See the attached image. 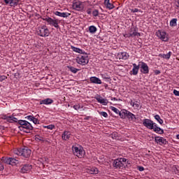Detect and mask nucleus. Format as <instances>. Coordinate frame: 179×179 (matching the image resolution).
Wrapping results in <instances>:
<instances>
[{
    "label": "nucleus",
    "mask_w": 179,
    "mask_h": 179,
    "mask_svg": "<svg viewBox=\"0 0 179 179\" xmlns=\"http://www.w3.org/2000/svg\"><path fill=\"white\" fill-rule=\"evenodd\" d=\"M143 125H144L145 128H148V129H153L154 132H156V134H159V135H163V134H164V130L157 127V124L155 123L150 119L143 120Z\"/></svg>",
    "instance_id": "obj_1"
},
{
    "label": "nucleus",
    "mask_w": 179,
    "mask_h": 179,
    "mask_svg": "<svg viewBox=\"0 0 179 179\" xmlns=\"http://www.w3.org/2000/svg\"><path fill=\"white\" fill-rule=\"evenodd\" d=\"M19 126L18 128L23 132H26V134H30V131H33V126L30 122L27 120H18Z\"/></svg>",
    "instance_id": "obj_2"
},
{
    "label": "nucleus",
    "mask_w": 179,
    "mask_h": 179,
    "mask_svg": "<svg viewBox=\"0 0 179 179\" xmlns=\"http://www.w3.org/2000/svg\"><path fill=\"white\" fill-rule=\"evenodd\" d=\"M14 154L17 155V156H22L23 157L28 159V157H30V155H31V150L29 149L27 147L18 148L14 150Z\"/></svg>",
    "instance_id": "obj_3"
},
{
    "label": "nucleus",
    "mask_w": 179,
    "mask_h": 179,
    "mask_svg": "<svg viewBox=\"0 0 179 179\" xmlns=\"http://www.w3.org/2000/svg\"><path fill=\"white\" fill-rule=\"evenodd\" d=\"M72 150L74 156H77L79 159L85 157V155H86V152H85V150H83L82 146L78 147L76 145H73Z\"/></svg>",
    "instance_id": "obj_4"
},
{
    "label": "nucleus",
    "mask_w": 179,
    "mask_h": 179,
    "mask_svg": "<svg viewBox=\"0 0 179 179\" xmlns=\"http://www.w3.org/2000/svg\"><path fill=\"white\" fill-rule=\"evenodd\" d=\"M37 34L40 36V37H48V36H50V30L47 27L43 26L38 28Z\"/></svg>",
    "instance_id": "obj_5"
},
{
    "label": "nucleus",
    "mask_w": 179,
    "mask_h": 179,
    "mask_svg": "<svg viewBox=\"0 0 179 179\" xmlns=\"http://www.w3.org/2000/svg\"><path fill=\"white\" fill-rule=\"evenodd\" d=\"M43 20H45V22H47L48 23V24H50V26H53V27H55L56 29H59V23L61 22V21L58 19H52L50 17L43 18Z\"/></svg>",
    "instance_id": "obj_6"
},
{
    "label": "nucleus",
    "mask_w": 179,
    "mask_h": 179,
    "mask_svg": "<svg viewBox=\"0 0 179 179\" xmlns=\"http://www.w3.org/2000/svg\"><path fill=\"white\" fill-rule=\"evenodd\" d=\"M1 162L6 163V164H10V166H16V164H19L20 161L13 157H3L1 158Z\"/></svg>",
    "instance_id": "obj_7"
},
{
    "label": "nucleus",
    "mask_w": 179,
    "mask_h": 179,
    "mask_svg": "<svg viewBox=\"0 0 179 179\" xmlns=\"http://www.w3.org/2000/svg\"><path fill=\"white\" fill-rule=\"evenodd\" d=\"M156 36L159 38V40H162V41H164L165 43L169 41V34L164 31L158 30L156 33Z\"/></svg>",
    "instance_id": "obj_8"
},
{
    "label": "nucleus",
    "mask_w": 179,
    "mask_h": 179,
    "mask_svg": "<svg viewBox=\"0 0 179 179\" xmlns=\"http://www.w3.org/2000/svg\"><path fill=\"white\" fill-rule=\"evenodd\" d=\"M76 62L80 65H87V64H89V57H87V54L85 53V56L78 57Z\"/></svg>",
    "instance_id": "obj_9"
},
{
    "label": "nucleus",
    "mask_w": 179,
    "mask_h": 179,
    "mask_svg": "<svg viewBox=\"0 0 179 179\" xmlns=\"http://www.w3.org/2000/svg\"><path fill=\"white\" fill-rule=\"evenodd\" d=\"M138 65L140 66L141 73H143L144 75H148V73H149V66H148V64L143 62H139Z\"/></svg>",
    "instance_id": "obj_10"
},
{
    "label": "nucleus",
    "mask_w": 179,
    "mask_h": 179,
    "mask_svg": "<svg viewBox=\"0 0 179 179\" xmlns=\"http://www.w3.org/2000/svg\"><path fill=\"white\" fill-rule=\"evenodd\" d=\"M31 169H33V166L29 164H25L21 166L20 172L22 173L23 174L26 173H30V171H31Z\"/></svg>",
    "instance_id": "obj_11"
},
{
    "label": "nucleus",
    "mask_w": 179,
    "mask_h": 179,
    "mask_svg": "<svg viewBox=\"0 0 179 179\" xmlns=\"http://www.w3.org/2000/svg\"><path fill=\"white\" fill-rule=\"evenodd\" d=\"M141 68V66L139 64H136L135 63L133 64V69L131 71H130L129 74L131 76L133 75V76H136L138 73H139V69Z\"/></svg>",
    "instance_id": "obj_12"
},
{
    "label": "nucleus",
    "mask_w": 179,
    "mask_h": 179,
    "mask_svg": "<svg viewBox=\"0 0 179 179\" xmlns=\"http://www.w3.org/2000/svg\"><path fill=\"white\" fill-rule=\"evenodd\" d=\"M155 141L156 143H158L161 146H162V145H167L169 143V142L167 141V140L166 138H164L163 137H160V136H156L155 138Z\"/></svg>",
    "instance_id": "obj_13"
},
{
    "label": "nucleus",
    "mask_w": 179,
    "mask_h": 179,
    "mask_svg": "<svg viewBox=\"0 0 179 179\" xmlns=\"http://www.w3.org/2000/svg\"><path fill=\"white\" fill-rule=\"evenodd\" d=\"M85 8V5L80 1H76V3H73V8L75 9V10H83Z\"/></svg>",
    "instance_id": "obj_14"
},
{
    "label": "nucleus",
    "mask_w": 179,
    "mask_h": 179,
    "mask_svg": "<svg viewBox=\"0 0 179 179\" xmlns=\"http://www.w3.org/2000/svg\"><path fill=\"white\" fill-rule=\"evenodd\" d=\"M54 103V100H52L51 98H46L44 99H40L39 100V104L45 106H50Z\"/></svg>",
    "instance_id": "obj_15"
},
{
    "label": "nucleus",
    "mask_w": 179,
    "mask_h": 179,
    "mask_svg": "<svg viewBox=\"0 0 179 179\" xmlns=\"http://www.w3.org/2000/svg\"><path fill=\"white\" fill-rule=\"evenodd\" d=\"M71 136H72L71 131L65 130L62 134V141H69Z\"/></svg>",
    "instance_id": "obj_16"
},
{
    "label": "nucleus",
    "mask_w": 179,
    "mask_h": 179,
    "mask_svg": "<svg viewBox=\"0 0 179 179\" xmlns=\"http://www.w3.org/2000/svg\"><path fill=\"white\" fill-rule=\"evenodd\" d=\"M95 99L98 103H100V104H103V106H107V104H108V100H107V99H103L100 95L95 96Z\"/></svg>",
    "instance_id": "obj_17"
},
{
    "label": "nucleus",
    "mask_w": 179,
    "mask_h": 179,
    "mask_svg": "<svg viewBox=\"0 0 179 179\" xmlns=\"http://www.w3.org/2000/svg\"><path fill=\"white\" fill-rule=\"evenodd\" d=\"M54 15L59 16V17H69L71 16V13H61L59 11H55Z\"/></svg>",
    "instance_id": "obj_18"
},
{
    "label": "nucleus",
    "mask_w": 179,
    "mask_h": 179,
    "mask_svg": "<svg viewBox=\"0 0 179 179\" xmlns=\"http://www.w3.org/2000/svg\"><path fill=\"white\" fill-rule=\"evenodd\" d=\"M117 57H119V59H124L127 60L128 58H129V54L127 52H122L120 53H118Z\"/></svg>",
    "instance_id": "obj_19"
},
{
    "label": "nucleus",
    "mask_w": 179,
    "mask_h": 179,
    "mask_svg": "<svg viewBox=\"0 0 179 179\" xmlns=\"http://www.w3.org/2000/svg\"><path fill=\"white\" fill-rule=\"evenodd\" d=\"M90 81L91 83H94L95 85H101L102 83L101 80L96 76L90 78Z\"/></svg>",
    "instance_id": "obj_20"
},
{
    "label": "nucleus",
    "mask_w": 179,
    "mask_h": 179,
    "mask_svg": "<svg viewBox=\"0 0 179 179\" xmlns=\"http://www.w3.org/2000/svg\"><path fill=\"white\" fill-rule=\"evenodd\" d=\"M129 113V110L123 109L119 112V115L120 118H122V120H125V118H127Z\"/></svg>",
    "instance_id": "obj_21"
},
{
    "label": "nucleus",
    "mask_w": 179,
    "mask_h": 179,
    "mask_svg": "<svg viewBox=\"0 0 179 179\" xmlns=\"http://www.w3.org/2000/svg\"><path fill=\"white\" fill-rule=\"evenodd\" d=\"M124 166V164H122V161L120 159H115L113 162V167L115 169H121Z\"/></svg>",
    "instance_id": "obj_22"
},
{
    "label": "nucleus",
    "mask_w": 179,
    "mask_h": 179,
    "mask_svg": "<svg viewBox=\"0 0 179 179\" xmlns=\"http://www.w3.org/2000/svg\"><path fill=\"white\" fill-rule=\"evenodd\" d=\"M129 34L131 37H139L141 36L139 32H136V29H135V27L130 29Z\"/></svg>",
    "instance_id": "obj_23"
},
{
    "label": "nucleus",
    "mask_w": 179,
    "mask_h": 179,
    "mask_svg": "<svg viewBox=\"0 0 179 179\" xmlns=\"http://www.w3.org/2000/svg\"><path fill=\"white\" fill-rule=\"evenodd\" d=\"M71 48L74 52H77L78 54H86V52H85L83 50L76 48L73 45H71Z\"/></svg>",
    "instance_id": "obj_24"
},
{
    "label": "nucleus",
    "mask_w": 179,
    "mask_h": 179,
    "mask_svg": "<svg viewBox=\"0 0 179 179\" xmlns=\"http://www.w3.org/2000/svg\"><path fill=\"white\" fill-rule=\"evenodd\" d=\"M104 5L107 9H114V4L110 3V0H104Z\"/></svg>",
    "instance_id": "obj_25"
},
{
    "label": "nucleus",
    "mask_w": 179,
    "mask_h": 179,
    "mask_svg": "<svg viewBox=\"0 0 179 179\" xmlns=\"http://www.w3.org/2000/svg\"><path fill=\"white\" fill-rule=\"evenodd\" d=\"M172 54L173 52H169L167 54H159V57L164 58V59H170Z\"/></svg>",
    "instance_id": "obj_26"
},
{
    "label": "nucleus",
    "mask_w": 179,
    "mask_h": 179,
    "mask_svg": "<svg viewBox=\"0 0 179 179\" xmlns=\"http://www.w3.org/2000/svg\"><path fill=\"white\" fill-rule=\"evenodd\" d=\"M87 173H90V174H99V169L96 167L90 168Z\"/></svg>",
    "instance_id": "obj_27"
},
{
    "label": "nucleus",
    "mask_w": 179,
    "mask_h": 179,
    "mask_svg": "<svg viewBox=\"0 0 179 179\" xmlns=\"http://www.w3.org/2000/svg\"><path fill=\"white\" fill-rule=\"evenodd\" d=\"M89 31L91 34H94L97 31V27L94 25H91L88 27Z\"/></svg>",
    "instance_id": "obj_28"
},
{
    "label": "nucleus",
    "mask_w": 179,
    "mask_h": 179,
    "mask_svg": "<svg viewBox=\"0 0 179 179\" xmlns=\"http://www.w3.org/2000/svg\"><path fill=\"white\" fill-rule=\"evenodd\" d=\"M127 118L130 120V121H136V117L135 115L130 111H129L128 115H127Z\"/></svg>",
    "instance_id": "obj_29"
},
{
    "label": "nucleus",
    "mask_w": 179,
    "mask_h": 179,
    "mask_svg": "<svg viewBox=\"0 0 179 179\" xmlns=\"http://www.w3.org/2000/svg\"><path fill=\"white\" fill-rule=\"evenodd\" d=\"M67 68L72 72V73H78V72H79V69H76L72 66H67Z\"/></svg>",
    "instance_id": "obj_30"
},
{
    "label": "nucleus",
    "mask_w": 179,
    "mask_h": 179,
    "mask_svg": "<svg viewBox=\"0 0 179 179\" xmlns=\"http://www.w3.org/2000/svg\"><path fill=\"white\" fill-rule=\"evenodd\" d=\"M17 118L13 117V116H8V119L7 120V122H17L18 123Z\"/></svg>",
    "instance_id": "obj_31"
},
{
    "label": "nucleus",
    "mask_w": 179,
    "mask_h": 179,
    "mask_svg": "<svg viewBox=\"0 0 179 179\" xmlns=\"http://www.w3.org/2000/svg\"><path fill=\"white\" fill-rule=\"evenodd\" d=\"M177 21H178L177 18L172 19L169 23L171 27H176V26H177Z\"/></svg>",
    "instance_id": "obj_32"
},
{
    "label": "nucleus",
    "mask_w": 179,
    "mask_h": 179,
    "mask_svg": "<svg viewBox=\"0 0 179 179\" xmlns=\"http://www.w3.org/2000/svg\"><path fill=\"white\" fill-rule=\"evenodd\" d=\"M19 5V0H11L10 2V6L15 8Z\"/></svg>",
    "instance_id": "obj_33"
},
{
    "label": "nucleus",
    "mask_w": 179,
    "mask_h": 179,
    "mask_svg": "<svg viewBox=\"0 0 179 179\" xmlns=\"http://www.w3.org/2000/svg\"><path fill=\"white\" fill-rule=\"evenodd\" d=\"M154 118L157 121V122H159V124H160L161 125L163 124V120L160 118V115H156L154 116Z\"/></svg>",
    "instance_id": "obj_34"
},
{
    "label": "nucleus",
    "mask_w": 179,
    "mask_h": 179,
    "mask_svg": "<svg viewBox=\"0 0 179 179\" xmlns=\"http://www.w3.org/2000/svg\"><path fill=\"white\" fill-rule=\"evenodd\" d=\"M110 110L112 111H113V113H115V114H120V110H118V108L114 107V106H111L110 107Z\"/></svg>",
    "instance_id": "obj_35"
},
{
    "label": "nucleus",
    "mask_w": 179,
    "mask_h": 179,
    "mask_svg": "<svg viewBox=\"0 0 179 179\" xmlns=\"http://www.w3.org/2000/svg\"><path fill=\"white\" fill-rule=\"evenodd\" d=\"M134 108L138 110L139 108H142V107L141 106V103L138 102V101H136V103H134Z\"/></svg>",
    "instance_id": "obj_36"
},
{
    "label": "nucleus",
    "mask_w": 179,
    "mask_h": 179,
    "mask_svg": "<svg viewBox=\"0 0 179 179\" xmlns=\"http://www.w3.org/2000/svg\"><path fill=\"white\" fill-rule=\"evenodd\" d=\"M44 128H47V129L52 130L55 128V125L54 124H49L48 126H45Z\"/></svg>",
    "instance_id": "obj_37"
},
{
    "label": "nucleus",
    "mask_w": 179,
    "mask_h": 179,
    "mask_svg": "<svg viewBox=\"0 0 179 179\" xmlns=\"http://www.w3.org/2000/svg\"><path fill=\"white\" fill-rule=\"evenodd\" d=\"M99 115H102L104 118H107V117H108L107 112H99Z\"/></svg>",
    "instance_id": "obj_38"
},
{
    "label": "nucleus",
    "mask_w": 179,
    "mask_h": 179,
    "mask_svg": "<svg viewBox=\"0 0 179 179\" xmlns=\"http://www.w3.org/2000/svg\"><path fill=\"white\" fill-rule=\"evenodd\" d=\"M34 116L33 115H28L27 117H25L26 120H28V121H31L33 122V120H34Z\"/></svg>",
    "instance_id": "obj_39"
},
{
    "label": "nucleus",
    "mask_w": 179,
    "mask_h": 179,
    "mask_svg": "<svg viewBox=\"0 0 179 179\" xmlns=\"http://www.w3.org/2000/svg\"><path fill=\"white\" fill-rule=\"evenodd\" d=\"M130 10L133 13H136V12H141L142 13V10H139L138 8H132V9H130Z\"/></svg>",
    "instance_id": "obj_40"
},
{
    "label": "nucleus",
    "mask_w": 179,
    "mask_h": 179,
    "mask_svg": "<svg viewBox=\"0 0 179 179\" xmlns=\"http://www.w3.org/2000/svg\"><path fill=\"white\" fill-rule=\"evenodd\" d=\"M92 15L94 17H97V16H99V10H94L92 12Z\"/></svg>",
    "instance_id": "obj_41"
},
{
    "label": "nucleus",
    "mask_w": 179,
    "mask_h": 179,
    "mask_svg": "<svg viewBox=\"0 0 179 179\" xmlns=\"http://www.w3.org/2000/svg\"><path fill=\"white\" fill-rule=\"evenodd\" d=\"M32 122H34V124H40V120H38V119H37L36 117H34Z\"/></svg>",
    "instance_id": "obj_42"
},
{
    "label": "nucleus",
    "mask_w": 179,
    "mask_h": 179,
    "mask_svg": "<svg viewBox=\"0 0 179 179\" xmlns=\"http://www.w3.org/2000/svg\"><path fill=\"white\" fill-rule=\"evenodd\" d=\"M8 77H6V76H0V82H3V80H5V79H7Z\"/></svg>",
    "instance_id": "obj_43"
},
{
    "label": "nucleus",
    "mask_w": 179,
    "mask_h": 179,
    "mask_svg": "<svg viewBox=\"0 0 179 179\" xmlns=\"http://www.w3.org/2000/svg\"><path fill=\"white\" fill-rule=\"evenodd\" d=\"M73 108H74V110H79L80 108V105H74Z\"/></svg>",
    "instance_id": "obj_44"
},
{
    "label": "nucleus",
    "mask_w": 179,
    "mask_h": 179,
    "mask_svg": "<svg viewBox=\"0 0 179 179\" xmlns=\"http://www.w3.org/2000/svg\"><path fill=\"white\" fill-rule=\"evenodd\" d=\"M173 94L175 96H179V91H178L177 90H173Z\"/></svg>",
    "instance_id": "obj_45"
},
{
    "label": "nucleus",
    "mask_w": 179,
    "mask_h": 179,
    "mask_svg": "<svg viewBox=\"0 0 179 179\" xmlns=\"http://www.w3.org/2000/svg\"><path fill=\"white\" fill-rule=\"evenodd\" d=\"M124 37H125L126 38H131V37H132L131 36V34H125L124 35Z\"/></svg>",
    "instance_id": "obj_46"
},
{
    "label": "nucleus",
    "mask_w": 179,
    "mask_h": 179,
    "mask_svg": "<svg viewBox=\"0 0 179 179\" xmlns=\"http://www.w3.org/2000/svg\"><path fill=\"white\" fill-rule=\"evenodd\" d=\"M3 169H4L3 164L1 162H0V171H2Z\"/></svg>",
    "instance_id": "obj_47"
},
{
    "label": "nucleus",
    "mask_w": 179,
    "mask_h": 179,
    "mask_svg": "<svg viewBox=\"0 0 179 179\" xmlns=\"http://www.w3.org/2000/svg\"><path fill=\"white\" fill-rule=\"evenodd\" d=\"M138 171H143L145 168L143 166H138Z\"/></svg>",
    "instance_id": "obj_48"
},
{
    "label": "nucleus",
    "mask_w": 179,
    "mask_h": 179,
    "mask_svg": "<svg viewBox=\"0 0 179 179\" xmlns=\"http://www.w3.org/2000/svg\"><path fill=\"white\" fill-rule=\"evenodd\" d=\"M5 2L6 5H10L11 0H3Z\"/></svg>",
    "instance_id": "obj_49"
},
{
    "label": "nucleus",
    "mask_w": 179,
    "mask_h": 179,
    "mask_svg": "<svg viewBox=\"0 0 179 179\" xmlns=\"http://www.w3.org/2000/svg\"><path fill=\"white\" fill-rule=\"evenodd\" d=\"M175 5L179 8V0H175Z\"/></svg>",
    "instance_id": "obj_50"
},
{
    "label": "nucleus",
    "mask_w": 179,
    "mask_h": 179,
    "mask_svg": "<svg viewBox=\"0 0 179 179\" xmlns=\"http://www.w3.org/2000/svg\"><path fill=\"white\" fill-rule=\"evenodd\" d=\"M87 15H92V8H87Z\"/></svg>",
    "instance_id": "obj_51"
},
{
    "label": "nucleus",
    "mask_w": 179,
    "mask_h": 179,
    "mask_svg": "<svg viewBox=\"0 0 179 179\" xmlns=\"http://www.w3.org/2000/svg\"><path fill=\"white\" fill-rule=\"evenodd\" d=\"M9 118V116L6 115H3L2 117V119L3 120H6L8 121V119Z\"/></svg>",
    "instance_id": "obj_52"
},
{
    "label": "nucleus",
    "mask_w": 179,
    "mask_h": 179,
    "mask_svg": "<svg viewBox=\"0 0 179 179\" xmlns=\"http://www.w3.org/2000/svg\"><path fill=\"white\" fill-rule=\"evenodd\" d=\"M119 160H121L122 163H127V159L125 158H120Z\"/></svg>",
    "instance_id": "obj_53"
},
{
    "label": "nucleus",
    "mask_w": 179,
    "mask_h": 179,
    "mask_svg": "<svg viewBox=\"0 0 179 179\" xmlns=\"http://www.w3.org/2000/svg\"><path fill=\"white\" fill-rule=\"evenodd\" d=\"M154 73L155 75H160L161 72L159 70H155Z\"/></svg>",
    "instance_id": "obj_54"
},
{
    "label": "nucleus",
    "mask_w": 179,
    "mask_h": 179,
    "mask_svg": "<svg viewBox=\"0 0 179 179\" xmlns=\"http://www.w3.org/2000/svg\"><path fill=\"white\" fill-rule=\"evenodd\" d=\"M117 136H118V134L117 133H113L112 134V138H117Z\"/></svg>",
    "instance_id": "obj_55"
},
{
    "label": "nucleus",
    "mask_w": 179,
    "mask_h": 179,
    "mask_svg": "<svg viewBox=\"0 0 179 179\" xmlns=\"http://www.w3.org/2000/svg\"><path fill=\"white\" fill-rule=\"evenodd\" d=\"M130 105L132 106V107H135V102H133L132 100L130 101Z\"/></svg>",
    "instance_id": "obj_56"
},
{
    "label": "nucleus",
    "mask_w": 179,
    "mask_h": 179,
    "mask_svg": "<svg viewBox=\"0 0 179 179\" xmlns=\"http://www.w3.org/2000/svg\"><path fill=\"white\" fill-rule=\"evenodd\" d=\"M0 129H1V131H3L5 129V127L0 126Z\"/></svg>",
    "instance_id": "obj_57"
},
{
    "label": "nucleus",
    "mask_w": 179,
    "mask_h": 179,
    "mask_svg": "<svg viewBox=\"0 0 179 179\" xmlns=\"http://www.w3.org/2000/svg\"><path fill=\"white\" fill-rule=\"evenodd\" d=\"M90 117L88 116V117H85V120H90Z\"/></svg>",
    "instance_id": "obj_58"
},
{
    "label": "nucleus",
    "mask_w": 179,
    "mask_h": 179,
    "mask_svg": "<svg viewBox=\"0 0 179 179\" xmlns=\"http://www.w3.org/2000/svg\"><path fill=\"white\" fill-rule=\"evenodd\" d=\"M176 138H177V139H179V134L176 135Z\"/></svg>",
    "instance_id": "obj_59"
},
{
    "label": "nucleus",
    "mask_w": 179,
    "mask_h": 179,
    "mask_svg": "<svg viewBox=\"0 0 179 179\" xmlns=\"http://www.w3.org/2000/svg\"><path fill=\"white\" fill-rule=\"evenodd\" d=\"M108 86V85L106 84V85H105V87H107Z\"/></svg>",
    "instance_id": "obj_60"
},
{
    "label": "nucleus",
    "mask_w": 179,
    "mask_h": 179,
    "mask_svg": "<svg viewBox=\"0 0 179 179\" xmlns=\"http://www.w3.org/2000/svg\"><path fill=\"white\" fill-rule=\"evenodd\" d=\"M114 100H117V99L114 98Z\"/></svg>",
    "instance_id": "obj_61"
}]
</instances>
